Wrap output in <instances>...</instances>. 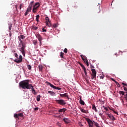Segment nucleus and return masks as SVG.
Returning a JSON list of instances; mask_svg holds the SVG:
<instances>
[{"label": "nucleus", "instance_id": "obj_1", "mask_svg": "<svg viewBox=\"0 0 127 127\" xmlns=\"http://www.w3.org/2000/svg\"><path fill=\"white\" fill-rule=\"evenodd\" d=\"M19 86L20 88H22L24 90L27 89V90H30L31 87H32V84H29V80H25L20 81L19 83Z\"/></svg>", "mask_w": 127, "mask_h": 127}, {"label": "nucleus", "instance_id": "obj_2", "mask_svg": "<svg viewBox=\"0 0 127 127\" xmlns=\"http://www.w3.org/2000/svg\"><path fill=\"white\" fill-rule=\"evenodd\" d=\"M18 40L20 41V43L18 46L19 47V50L21 52L23 56H25V48L26 47V44L25 42H23L21 39L18 36Z\"/></svg>", "mask_w": 127, "mask_h": 127}, {"label": "nucleus", "instance_id": "obj_3", "mask_svg": "<svg viewBox=\"0 0 127 127\" xmlns=\"http://www.w3.org/2000/svg\"><path fill=\"white\" fill-rule=\"evenodd\" d=\"M91 71V80L93 81V80H96V75H97V71H96L95 69H92Z\"/></svg>", "mask_w": 127, "mask_h": 127}, {"label": "nucleus", "instance_id": "obj_4", "mask_svg": "<svg viewBox=\"0 0 127 127\" xmlns=\"http://www.w3.org/2000/svg\"><path fill=\"white\" fill-rule=\"evenodd\" d=\"M55 101L56 103H58L59 105H62V106H65L66 104V102H65V100L63 99H60V100H56Z\"/></svg>", "mask_w": 127, "mask_h": 127}, {"label": "nucleus", "instance_id": "obj_5", "mask_svg": "<svg viewBox=\"0 0 127 127\" xmlns=\"http://www.w3.org/2000/svg\"><path fill=\"white\" fill-rule=\"evenodd\" d=\"M85 120L88 124L89 127H93V125H94V121H92L89 118H85Z\"/></svg>", "mask_w": 127, "mask_h": 127}, {"label": "nucleus", "instance_id": "obj_6", "mask_svg": "<svg viewBox=\"0 0 127 127\" xmlns=\"http://www.w3.org/2000/svg\"><path fill=\"white\" fill-rule=\"evenodd\" d=\"M106 115L107 116H108L109 119H110V120H111V121H112L113 122H115V121H116V118L114 117V115H113L112 114H106Z\"/></svg>", "mask_w": 127, "mask_h": 127}, {"label": "nucleus", "instance_id": "obj_7", "mask_svg": "<svg viewBox=\"0 0 127 127\" xmlns=\"http://www.w3.org/2000/svg\"><path fill=\"white\" fill-rule=\"evenodd\" d=\"M14 62H16V63H20V62H22V56L20 55L18 59H16L14 60Z\"/></svg>", "mask_w": 127, "mask_h": 127}, {"label": "nucleus", "instance_id": "obj_8", "mask_svg": "<svg viewBox=\"0 0 127 127\" xmlns=\"http://www.w3.org/2000/svg\"><path fill=\"white\" fill-rule=\"evenodd\" d=\"M34 1H32L30 2L28 8L30 10H32V7H34Z\"/></svg>", "mask_w": 127, "mask_h": 127}, {"label": "nucleus", "instance_id": "obj_9", "mask_svg": "<svg viewBox=\"0 0 127 127\" xmlns=\"http://www.w3.org/2000/svg\"><path fill=\"white\" fill-rule=\"evenodd\" d=\"M63 121L65 123V124H69V123H70V120L68 118H64Z\"/></svg>", "mask_w": 127, "mask_h": 127}, {"label": "nucleus", "instance_id": "obj_10", "mask_svg": "<svg viewBox=\"0 0 127 127\" xmlns=\"http://www.w3.org/2000/svg\"><path fill=\"white\" fill-rule=\"evenodd\" d=\"M60 97H65V98H67V99H69V96H68V93H65L64 94H60Z\"/></svg>", "mask_w": 127, "mask_h": 127}, {"label": "nucleus", "instance_id": "obj_11", "mask_svg": "<svg viewBox=\"0 0 127 127\" xmlns=\"http://www.w3.org/2000/svg\"><path fill=\"white\" fill-rule=\"evenodd\" d=\"M45 20H46V25H48V23H50L51 22V21L49 20V17L47 16L45 17Z\"/></svg>", "mask_w": 127, "mask_h": 127}, {"label": "nucleus", "instance_id": "obj_12", "mask_svg": "<svg viewBox=\"0 0 127 127\" xmlns=\"http://www.w3.org/2000/svg\"><path fill=\"white\" fill-rule=\"evenodd\" d=\"M34 7L39 8V7H40V3H39V2H36L35 4H34Z\"/></svg>", "mask_w": 127, "mask_h": 127}, {"label": "nucleus", "instance_id": "obj_13", "mask_svg": "<svg viewBox=\"0 0 127 127\" xmlns=\"http://www.w3.org/2000/svg\"><path fill=\"white\" fill-rule=\"evenodd\" d=\"M79 103L80 105H82V106H84L85 105V102L84 101L82 100V97H80L79 98Z\"/></svg>", "mask_w": 127, "mask_h": 127}, {"label": "nucleus", "instance_id": "obj_14", "mask_svg": "<svg viewBox=\"0 0 127 127\" xmlns=\"http://www.w3.org/2000/svg\"><path fill=\"white\" fill-rule=\"evenodd\" d=\"M47 85H48L49 86H50V87H51V88H53V89H55L56 87L55 86H54L53 84H51L50 82H46Z\"/></svg>", "mask_w": 127, "mask_h": 127}, {"label": "nucleus", "instance_id": "obj_15", "mask_svg": "<svg viewBox=\"0 0 127 127\" xmlns=\"http://www.w3.org/2000/svg\"><path fill=\"white\" fill-rule=\"evenodd\" d=\"M38 9V8L36 7H33L32 11L34 13H36L37 12V10Z\"/></svg>", "mask_w": 127, "mask_h": 127}, {"label": "nucleus", "instance_id": "obj_16", "mask_svg": "<svg viewBox=\"0 0 127 127\" xmlns=\"http://www.w3.org/2000/svg\"><path fill=\"white\" fill-rule=\"evenodd\" d=\"M29 12H31V10H30V9L27 8L26 12L24 13V15H25V16H26V15H27V14H28Z\"/></svg>", "mask_w": 127, "mask_h": 127}, {"label": "nucleus", "instance_id": "obj_17", "mask_svg": "<svg viewBox=\"0 0 127 127\" xmlns=\"http://www.w3.org/2000/svg\"><path fill=\"white\" fill-rule=\"evenodd\" d=\"M31 89L32 90V94H34V95H36V92L35 91V89L34 88H33V86L32 85V87H31Z\"/></svg>", "mask_w": 127, "mask_h": 127}, {"label": "nucleus", "instance_id": "obj_18", "mask_svg": "<svg viewBox=\"0 0 127 127\" xmlns=\"http://www.w3.org/2000/svg\"><path fill=\"white\" fill-rule=\"evenodd\" d=\"M79 110L81 111V112H82V113H84V114H88L89 113L88 111H87L85 110L83 108H80Z\"/></svg>", "mask_w": 127, "mask_h": 127}, {"label": "nucleus", "instance_id": "obj_19", "mask_svg": "<svg viewBox=\"0 0 127 127\" xmlns=\"http://www.w3.org/2000/svg\"><path fill=\"white\" fill-rule=\"evenodd\" d=\"M12 28V24L10 23L8 24L9 32H11V28Z\"/></svg>", "mask_w": 127, "mask_h": 127}, {"label": "nucleus", "instance_id": "obj_20", "mask_svg": "<svg viewBox=\"0 0 127 127\" xmlns=\"http://www.w3.org/2000/svg\"><path fill=\"white\" fill-rule=\"evenodd\" d=\"M37 38H38L39 41H42V37H41V36L40 35H38L36 36Z\"/></svg>", "mask_w": 127, "mask_h": 127}, {"label": "nucleus", "instance_id": "obj_21", "mask_svg": "<svg viewBox=\"0 0 127 127\" xmlns=\"http://www.w3.org/2000/svg\"><path fill=\"white\" fill-rule=\"evenodd\" d=\"M92 109L95 111L96 113L98 112V110H97V108L96 107V106L94 104L92 105Z\"/></svg>", "mask_w": 127, "mask_h": 127}, {"label": "nucleus", "instance_id": "obj_22", "mask_svg": "<svg viewBox=\"0 0 127 127\" xmlns=\"http://www.w3.org/2000/svg\"><path fill=\"white\" fill-rule=\"evenodd\" d=\"M80 57H81V59L83 60V61H84V62H86V60H87V59H85L86 57H85V56L81 55H80Z\"/></svg>", "mask_w": 127, "mask_h": 127}, {"label": "nucleus", "instance_id": "obj_23", "mask_svg": "<svg viewBox=\"0 0 127 127\" xmlns=\"http://www.w3.org/2000/svg\"><path fill=\"white\" fill-rule=\"evenodd\" d=\"M38 67L39 71L41 72V71H42V69H43V66H42V65L39 64Z\"/></svg>", "mask_w": 127, "mask_h": 127}, {"label": "nucleus", "instance_id": "obj_24", "mask_svg": "<svg viewBox=\"0 0 127 127\" xmlns=\"http://www.w3.org/2000/svg\"><path fill=\"white\" fill-rule=\"evenodd\" d=\"M40 17V16L38 14L36 16V20L37 22H39Z\"/></svg>", "mask_w": 127, "mask_h": 127}, {"label": "nucleus", "instance_id": "obj_25", "mask_svg": "<svg viewBox=\"0 0 127 127\" xmlns=\"http://www.w3.org/2000/svg\"><path fill=\"white\" fill-rule=\"evenodd\" d=\"M78 64H79L81 66L82 69H85V68H86L85 67V66H84V65L82 64V63H81L80 62H78Z\"/></svg>", "mask_w": 127, "mask_h": 127}, {"label": "nucleus", "instance_id": "obj_26", "mask_svg": "<svg viewBox=\"0 0 127 127\" xmlns=\"http://www.w3.org/2000/svg\"><path fill=\"white\" fill-rule=\"evenodd\" d=\"M41 98V96L40 95H39L37 96L36 99L37 102H40V98Z\"/></svg>", "mask_w": 127, "mask_h": 127}, {"label": "nucleus", "instance_id": "obj_27", "mask_svg": "<svg viewBox=\"0 0 127 127\" xmlns=\"http://www.w3.org/2000/svg\"><path fill=\"white\" fill-rule=\"evenodd\" d=\"M48 93H49V94H50V95H51L52 96H55V93L53 91H48Z\"/></svg>", "mask_w": 127, "mask_h": 127}, {"label": "nucleus", "instance_id": "obj_28", "mask_svg": "<svg viewBox=\"0 0 127 127\" xmlns=\"http://www.w3.org/2000/svg\"><path fill=\"white\" fill-rule=\"evenodd\" d=\"M93 125H94V126H96V127H100V125L98 124V123L95 122V121H93Z\"/></svg>", "mask_w": 127, "mask_h": 127}, {"label": "nucleus", "instance_id": "obj_29", "mask_svg": "<svg viewBox=\"0 0 127 127\" xmlns=\"http://www.w3.org/2000/svg\"><path fill=\"white\" fill-rule=\"evenodd\" d=\"M119 94L122 95V96H125V92L123 91H119Z\"/></svg>", "mask_w": 127, "mask_h": 127}, {"label": "nucleus", "instance_id": "obj_30", "mask_svg": "<svg viewBox=\"0 0 127 127\" xmlns=\"http://www.w3.org/2000/svg\"><path fill=\"white\" fill-rule=\"evenodd\" d=\"M21 39H24L25 38V36L23 35H21L20 36H19Z\"/></svg>", "mask_w": 127, "mask_h": 127}, {"label": "nucleus", "instance_id": "obj_31", "mask_svg": "<svg viewBox=\"0 0 127 127\" xmlns=\"http://www.w3.org/2000/svg\"><path fill=\"white\" fill-rule=\"evenodd\" d=\"M32 29H34L35 30H37V29H38V27H37L34 25L32 26Z\"/></svg>", "mask_w": 127, "mask_h": 127}, {"label": "nucleus", "instance_id": "obj_32", "mask_svg": "<svg viewBox=\"0 0 127 127\" xmlns=\"http://www.w3.org/2000/svg\"><path fill=\"white\" fill-rule=\"evenodd\" d=\"M83 70H84L85 76H87V71H86V67L83 68Z\"/></svg>", "mask_w": 127, "mask_h": 127}, {"label": "nucleus", "instance_id": "obj_33", "mask_svg": "<svg viewBox=\"0 0 127 127\" xmlns=\"http://www.w3.org/2000/svg\"><path fill=\"white\" fill-rule=\"evenodd\" d=\"M54 118H56L57 119H61V116H56V115H55L54 116Z\"/></svg>", "mask_w": 127, "mask_h": 127}, {"label": "nucleus", "instance_id": "obj_34", "mask_svg": "<svg viewBox=\"0 0 127 127\" xmlns=\"http://www.w3.org/2000/svg\"><path fill=\"white\" fill-rule=\"evenodd\" d=\"M109 109H110V110H111V111H113V112H114V114H116V115H119L118 113V112L115 111L114 110H112V109H110V108H109Z\"/></svg>", "mask_w": 127, "mask_h": 127}, {"label": "nucleus", "instance_id": "obj_35", "mask_svg": "<svg viewBox=\"0 0 127 127\" xmlns=\"http://www.w3.org/2000/svg\"><path fill=\"white\" fill-rule=\"evenodd\" d=\"M33 43L34 45H36V44H37V41H36V40L33 41Z\"/></svg>", "mask_w": 127, "mask_h": 127}, {"label": "nucleus", "instance_id": "obj_36", "mask_svg": "<svg viewBox=\"0 0 127 127\" xmlns=\"http://www.w3.org/2000/svg\"><path fill=\"white\" fill-rule=\"evenodd\" d=\"M27 68H28V69H29V70H31V65L28 64Z\"/></svg>", "mask_w": 127, "mask_h": 127}, {"label": "nucleus", "instance_id": "obj_37", "mask_svg": "<svg viewBox=\"0 0 127 127\" xmlns=\"http://www.w3.org/2000/svg\"><path fill=\"white\" fill-rule=\"evenodd\" d=\"M18 117H23V113H19L18 114Z\"/></svg>", "mask_w": 127, "mask_h": 127}, {"label": "nucleus", "instance_id": "obj_38", "mask_svg": "<svg viewBox=\"0 0 127 127\" xmlns=\"http://www.w3.org/2000/svg\"><path fill=\"white\" fill-rule=\"evenodd\" d=\"M63 55H64V54L62 52H61L60 56H61V58H64Z\"/></svg>", "mask_w": 127, "mask_h": 127}, {"label": "nucleus", "instance_id": "obj_39", "mask_svg": "<svg viewBox=\"0 0 127 127\" xmlns=\"http://www.w3.org/2000/svg\"><path fill=\"white\" fill-rule=\"evenodd\" d=\"M14 118H18V114H15L14 115Z\"/></svg>", "mask_w": 127, "mask_h": 127}, {"label": "nucleus", "instance_id": "obj_40", "mask_svg": "<svg viewBox=\"0 0 127 127\" xmlns=\"http://www.w3.org/2000/svg\"><path fill=\"white\" fill-rule=\"evenodd\" d=\"M58 27V25L57 24H54L53 25V27H54L55 28Z\"/></svg>", "mask_w": 127, "mask_h": 127}, {"label": "nucleus", "instance_id": "obj_41", "mask_svg": "<svg viewBox=\"0 0 127 127\" xmlns=\"http://www.w3.org/2000/svg\"><path fill=\"white\" fill-rule=\"evenodd\" d=\"M67 110V109L63 108V112H64V114H65V112Z\"/></svg>", "mask_w": 127, "mask_h": 127}, {"label": "nucleus", "instance_id": "obj_42", "mask_svg": "<svg viewBox=\"0 0 127 127\" xmlns=\"http://www.w3.org/2000/svg\"><path fill=\"white\" fill-rule=\"evenodd\" d=\"M59 113H62L63 112V109H61L58 110Z\"/></svg>", "mask_w": 127, "mask_h": 127}, {"label": "nucleus", "instance_id": "obj_43", "mask_svg": "<svg viewBox=\"0 0 127 127\" xmlns=\"http://www.w3.org/2000/svg\"><path fill=\"white\" fill-rule=\"evenodd\" d=\"M22 5H23V4L22 3H21L20 4V6H19V9H21V8H22Z\"/></svg>", "mask_w": 127, "mask_h": 127}, {"label": "nucleus", "instance_id": "obj_44", "mask_svg": "<svg viewBox=\"0 0 127 127\" xmlns=\"http://www.w3.org/2000/svg\"><path fill=\"white\" fill-rule=\"evenodd\" d=\"M116 85L117 87H118V88H120L121 85H120V83H119V82H116Z\"/></svg>", "mask_w": 127, "mask_h": 127}, {"label": "nucleus", "instance_id": "obj_45", "mask_svg": "<svg viewBox=\"0 0 127 127\" xmlns=\"http://www.w3.org/2000/svg\"><path fill=\"white\" fill-rule=\"evenodd\" d=\"M55 90H61L62 88L56 86V88H55Z\"/></svg>", "mask_w": 127, "mask_h": 127}, {"label": "nucleus", "instance_id": "obj_46", "mask_svg": "<svg viewBox=\"0 0 127 127\" xmlns=\"http://www.w3.org/2000/svg\"><path fill=\"white\" fill-rule=\"evenodd\" d=\"M64 52V53H67V52H68L67 49L65 48Z\"/></svg>", "mask_w": 127, "mask_h": 127}, {"label": "nucleus", "instance_id": "obj_47", "mask_svg": "<svg viewBox=\"0 0 127 127\" xmlns=\"http://www.w3.org/2000/svg\"><path fill=\"white\" fill-rule=\"evenodd\" d=\"M85 62H86L87 66H89V62H88V60H86Z\"/></svg>", "mask_w": 127, "mask_h": 127}, {"label": "nucleus", "instance_id": "obj_48", "mask_svg": "<svg viewBox=\"0 0 127 127\" xmlns=\"http://www.w3.org/2000/svg\"><path fill=\"white\" fill-rule=\"evenodd\" d=\"M42 31H43V32H46V31H47V30L44 28H43Z\"/></svg>", "mask_w": 127, "mask_h": 127}, {"label": "nucleus", "instance_id": "obj_49", "mask_svg": "<svg viewBox=\"0 0 127 127\" xmlns=\"http://www.w3.org/2000/svg\"><path fill=\"white\" fill-rule=\"evenodd\" d=\"M39 109V108L36 107L34 108V111H38Z\"/></svg>", "mask_w": 127, "mask_h": 127}, {"label": "nucleus", "instance_id": "obj_50", "mask_svg": "<svg viewBox=\"0 0 127 127\" xmlns=\"http://www.w3.org/2000/svg\"><path fill=\"white\" fill-rule=\"evenodd\" d=\"M15 8H16V10L17 11H18V9H17V5H15Z\"/></svg>", "mask_w": 127, "mask_h": 127}, {"label": "nucleus", "instance_id": "obj_51", "mask_svg": "<svg viewBox=\"0 0 127 127\" xmlns=\"http://www.w3.org/2000/svg\"><path fill=\"white\" fill-rule=\"evenodd\" d=\"M104 110H105V111H106V112H108L109 111V109H108V107L105 108Z\"/></svg>", "mask_w": 127, "mask_h": 127}, {"label": "nucleus", "instance_id": "obj_52", "mask_svg": "<svg viewBox=\"0 0 127 127\" xmlns=\"http://www.w3.org/2000/svg\"><path fill=\"white\" fill-rule=\"evenodd\" d=\"M90 68H91V69H94L95 68V66H94V65H91L90 66Z\"/></svg>", "mask_w": 127, "mask_h": 127}, {"label": "nucleus", "instance_id": "obj_53", "mask_svg": "<svg viewBox=\"0 0 127 127\" xmlns=\"http://www.w3.org/2000/svg\"><path fill=\"white\" fill-rule=\"evenodd\" d=\"M48 25L49 27H50V26H51V23H48Z\"/></svg>", "mask_w": 127, "mask_h": 127}, {"label": "nucleus", "instance_id": "obj_54", "mask_svg": "<svg viewBox=\"0 0 127 127\" xmlns=\"http://www.w3.org/2000/svg\"><path fill=\"white\" fill-rule=\"evenodd\" d=\"M14 55H15V57H16V58H17V57H18V55H17V53H15Z\"/></svg>", "mask_w": 127, "mask_h": 127}, {"label": "nucleus", "instance_id": "obj_55", "mask_svg": "<svg viewBox=\"0 0 127 127\" xmlns=\"http://www.w3.org/2000/svg\"><path fill=\"white\" fill-rule=\"evenodd\" d=\"M122 85H123V86H127V84L124 83V82H122Z\"/></svg>", "mask_w": 127, "mask_h": 127}, {"label": "nucleus", "instance_id": "obj_56", "mask_svg": "<svg viewBox=\"0 0 127 127\" xmlns=\"http://www.w3.org/2000/svg\"><path fill=\"white\" fill-rule=\"evenodd\" d=\"M124 89L125 91H127V88L126 87L124 86Z\"/></svg>", "mask_w": 127, "mask_h": 127}, {"label": "nucleus", "instance_id": "obj_57", "mask_svg": "<svg viewBox=\"0 0 127 127\" xmlns=\"http://www.w3.org/2000/svg\"><path fill=\"white\" fill-rule=\"evenodd\" d=\"M100 79H104V76L101 75L100 76Z\"/></svg>", "mask_w": 127, "mask_h": 127}, {"label": "nucleus", "instance_id": "obj_58", "mask_svg": "<svg viewBox=\"0 0 127 127\" xmlns=\"http://www.w3.org/2000/svg\"><path fill=\"white\" fill-rule=\"evenodd\" d=\"M42 41H39V42H40V46H41V45H42V43L41 42Z\"/></svg>", "mask_w": 127, "mask_h": 127}, {"label": "nucleus", "instance_id": "obj_59", "mask_svg": "<svg viewBox=\"0 0 127 127\" xmlns=\"http://www.w3.org/2000/svg\"><path fill=\"white\" fill-rule=\"evenodd\" d=\"M9 35L10 37H11V35H12L11 32H10L9 33Z\"/></svg>", "mask_w": 127, "mask_h": 127}, {"label": "nucleus", "instance_id": "obj_60", "mask_svg": "<svg viewBox=\"0 0 127 127\" xmlns=\"http://www.w3.org/2000/svg\"><path fill=\"white\" fill-rule=\"evenodd\" d=\"M58 126H59V127H61V124H58Z\"/></svg>", "mask_w": 127, "mask_h": 127}, {"label": "nucleus", "instance_id": "obj_61", "mask_svg": "<svg viewBox=\"0 0 127 127\" xmlns=\"http://www.w3.org/2000/svg\"><path fill=\"white\" fill-rule=\"evenodd\" d=\"M102 108H104V109H105V108H106V107H105V106H103Z\"/></svg>", "mask_w": 127, "mask_h": 127}, {"label": "nucleus", "instance_id": "obj_62", "mask_svg": "<svg viewBox=\"0 0 127 127\" xmlns=\"http://www.w3.org/2000/svg\"><path fill=\"white\" fill-rule=\"evenodd\" d=\"M125 99H126V101H127V97H125Z\"/></svg>", "mask_w": 127, "mask_h": 127}, {"label": "nucleus", "instance_id": "obj_63", "mask_svg": "<svg viewBox=\"0 0 127 127\" xmlns=\"http://www.w3.org/2000/svg\"><path fill=\"white\" fill-rule=\"evenodd\" d=\"M80 127H83V125L81 124V125H80Z\"/></svg>", "mask_w": 127, "mask_h": 127}, {"label": "nucleus", "instance_id": "obj_64", "mask_svg": "<svg viewBox=\"0 0 127 127\" xmlns=\"http://www.w3.org/2000/svg\"><path fill=\"white\" fill-rule=\"evenodd\" d=\"M126 93H127V94H126V97H127V92Z\"/></svg>", "mask_w": 127, "mask_h": 127}]
</instances>
